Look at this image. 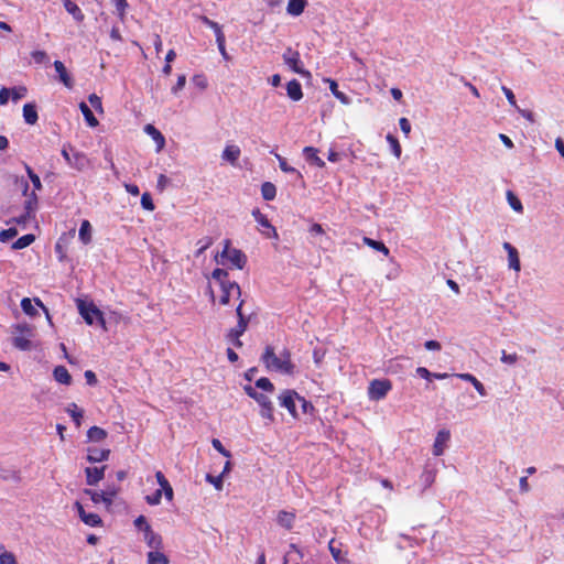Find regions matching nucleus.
I'll return each mask as SVG.
<instances>
[{
    "label": "nucleus",
    "instance_id": "ea45409f",
    "mask_svg": "<svg viewBox=\"0 0 564 564\" xmlns=\"http://www.w3.org/2000/svg\"><path fill=\"white\" fill-rule=\"evenodd\" d=\"M199 20H200V21H202L206 26H208L209 29H212V30L215 32L216 40L218 39V36H220V37L225 36V34H224V32H223L221 26H220L217 22H215V21L210 20V19H209V18H207L206 15H202V17H199Z\"/></svg>",
    "mask_w": 564,
    "mask_h": 564
},
{
    "label": "nucleus",
    "instance_id": "6e6552de",
    "mask_svg": "<svg viewBox=\"0 0 564 564\" xmlns=\"http://www.w3.org/2000/svg\"><path fill=\"white\" fill-rule=\"evenodd\" d=\"M243 304H245V301L243 300H240L237 308H236V314H237V317H238V323L237 325L231 328L228 334H227V338L228 339H237V337H240L243 335V333L247 330L248 328V325H249V322H250V316L246 315L243 313Z\"/></svg>",
    "mask_w": 564,
    "mask_h": 564
},
{
    "label": "nucleus",
    "instance_id": "c85d7f7f",
    "mask_svg": "<svg viewBox=\"0 0 564 564\" xmlns=\"http://www.w3.org/2000/svg\"><path fill=\"white\" fill-rule=\"evenodd\" d=\"M303 153L308 162H312L313 164H315L318 167L325 166V162L317 154L318 153L317 149H315L313 147H305L303 149Z\"/></svg>",
    "mask_w": 564,
    "mask_h": 564
},
{
    "label": "nucleus",
    "instance_id": "680f3d73",
    "mask_svg": "<svg viewBox=\"0 0 564 564\" xmlns=\"http://www.w3.org/2000/svg\"><path fill=\"white\" fill-rule=\"evenodd\" d=\"M501 90H502V93L505 94L506 98L508 99L509 104H510L513 108L518 109V105H517L516 96H514V94L512 93V90H511L510 88L506 87V86H502V87H501Z\"/></svg>",
    "mask_w": 564,
    "mask_h": 564
},
{
    "label": "nucleus",
    "instance_id": "a878e982",
    "mask_svg": "<svg viewBox=\"0 0 564 564\" xmlns=\"http://www.w3.org/2000/svg\"><path fill=\"white\" fill-rule=\"evenodd\" d=\"M53 377L58 383L65 386L72 383V376L65 366H56L53 370Z\"/></svg>",
    "mask_w": 564,
    "mask_h": 564
},
{
    "label": "nucleus",
    "instance_id": "b1692460",
    "mask_svg": "<svg viewBox=\"0 0 564 564\" xmlns=\"http://www.w3.org/2000/svg\"><path fill=\"white\" fill-rule=\"evenodd\" d=\"M286 94L293 101H299L303 98L302 86L297 79H292L286 84Z\"/></svg>",
    "mask_w": 564,
    "mask_h": 564
},
{
    "label": "nucleus",
    "instance_id": "864d4df0",
    "mask_svg": "<svg viewBox=\"0 0 564 564\" xmlns=\"http://www.w3.org/2000/svg\"><path fill=\"white\" fill-rule=\"evenodd\" d=\"M17 235H18V230L14 227L3 229L0 231V241L8 242L10 239L14 238Z\"/></svg>",
    "mask_w": 564,
    "mask_h": 564
},
{
    "label": "nucleus",
    "instance_id": "de8ad7c7",
    "mask_svg": "<svg viewBox=\"0 0 564 564\" xmlns=\"http://www.w3.org/2000/svg\"><path fill=\"white\" fill-rule=\"evenodd\" d=\"M0 479H2V480H14V481H19V480H20V474H19V471H17V470H12V469H6V468H3V469L0 471Z\"/></svg>",
    "mask_w": 564,
    "mask_h": 564
},
{
    "label": "nucleus",
    "instance_id": "6ab92c4d",
    "mask_svg": "<svg viewBox=\"0 0 564 564\" xmlns=\"http://www.w3.org/2000/svg\"><path fill=\"white\" fill-rule=\"evenodd\" d=\"M110 455V449L89 447L87 449V460L89 463H100L107 460Z\"/></svg>",
    "mask_w": 564,
    "mask_h": 564
},
{
    "label": "nucleus",
    "instance_id": "4468645a",
    "mask_svg": "<svg viewBox=\"0 0 564 564\" xmlns=\"http://www.w3.org/2000/svg\"><path fill=\"white\" fill-rule=\"evenodd\" d=\"M107 466L101 467H87L85 469L86 484L89 486L97 485L105 477V470Z\"/></svg>",
    "mask_w": 564,
    "mask_h": 564
},
{
    "label": "nucleus",
    "instance_id": "39448f33",
    "mask_svg": "<svg viewBox=\"0 0 564 564\" xmlns=\"http://www.w3.org/2000/svg\"><path fill=\"white\" fill-rule=\"evenodd\" d=\"M12 344L20 350H31V338L34 336V329L26 323L15 324L12 326Z\"/></svg>",
    "mask_w": 564,
    "mask_h": 564
},
{
    "label": "nucleus",
    "instance_id": "f3484780",
    "mask_svg": "<svg viewBox=\"0 0 564 564\" xmlns=\"http://www.w3.org/2000/svg\"><path fill=\"white\" fill-rule=\"evenodd\" d=\"M503 249L508 253L509 268L519 272L521 269L518 250L509 242L503 243Z\"/></svg>",
    "mask_w": 564,
    "mask_h": 564
},
{
    "label": "nucleus",
    "instance_id": "e2e57ef3",
    "mask_svg": "<svg viewBox=\"0 0 564 564\" xmlns=\"http://www.w3.org/2000/svg\"><path fill=\"white\" fill-rule=\"evenodd\" d=\"M88 101L97 111L102 112V102L99 96H97L96 94H91L88 97Z\"/></svg>",
    "mask_w": 564,
    "mask_h": 564
},
{
    "label": "nucleus",
    "instance_id": "9b49d317",
    "mask_svg": "<svg viewBox=\"0 0 564 564\" xmlns=\"http://www.w3.org/2000/svg\"><path fill=\"white\" fill-rule=\"evenodd\" d=\"M78 311L88 325H93L96 316L100 315V310L97 308L93 303L87 304L82 300L78 301Z\"/></svg>",
    "mask_w": 564,
    "mask_h": 564
},
{
    "label": "nucleus",
    "instance_id": "f8f14e48",
    "mask_svg": "<svg viewBox=\"0 0 564 564\" xmlns=\"http://www.w3.org/2000/svg\"><path fill=\"white\" fill-rule=\"evenodd\" d=\"M451 438V432L448 430H440L436 434L434 444H433V455L441 456L444 454V451L447 446V443Z\"/></svg>",
    "mask_w": 564,
    "mask_h": 564
},
{
    "label": "nucleus",
    "instance_id": "6e6d98bb",
    "mask_svg": "<svg viewBox=\"0 0 564 564\" xmlns=\"http://www.w3.org/2000/svg\"><path fill=\"white\" fill-rule=\"evenodd\" d=\"M256 387L269 392L274 390L273 383L265 377L258 379L256 381Z\"/></svg>",
    "mask_w": 564,
    "mask_h": 564
},
{
    "label": "nucleus",
    "instance_id": "bf43d9fd",
    "mask_svg": "<svg viewBox=\"0 0 564 564\" xmlns=\"http://www.w3.org/2000/svg\"><path fill=\"white\" fill-rule=\"evenodd\" d=\"M518 359L519 356L516 352L507 354L506 350L501 351L500 360L506 365H514L518 361Z\"/></svg>",
    "mask_w": 564,
    "mask_h": 564
},
{
    "label": "nucleus",
    "instance_id": "9d476101",
    "mask_svg": "<svg viewBox=\"0 0 564 564\" xmlns=\"http://www.w3.org/2000/svg\"><path fill=\"white\" fill-rule=\"evenodd\" d=\"M280 405L285 408L289 413L294 417H299L297 411H296V404L295 401H299V393L294 390H284L280 397Z\"/></svg>",
    "mask_w": 564,
    "mask_h": 564
},
{
    "label": "nucleus",
    "instance_id": "a19ab883",
    "mask_svg": "<svg viewBox=\"0 0 564 564\" xmlns=\"http://www.w3.org/2000/svg\"><path fill=\"white\" fill-rule=\"evenodd\" d=\"M169 558L165 554L152 551L148 553V564H169Z\"/></svg>",
    "mask_w": 564,
    "mask_h": 564
},
{
    "label": "nucleus",
    "instance_id": "49530a36",
    "mask_svg": "<svg viewBox=\"0 0 564 564\" xmlns=\"http://www.w3.org/2000/svg\"><path fill=\"white\" fill-rule=\"evenodd\" d=\"M213 238L212 237H204L197 241L198 249L195 253L196 257H199L202 253L205 252L212 245H213Z\"/></svg>",
    "mask_w": 564,
    "mask_h": 564
},
{
    "label": "nucleus",
    "instance_id": "13d9d810",
    "mask_svg": "<svg viewBox=\"0 0 564 564\" xmlns=\"http://www.w3.org/2000/svg\"><path fill=\"white\" fill-rule=\"evenodd\" d=\"M161 499H162V490L161 489H156L152 495H148L145 497V501L150 506L159 505L161 502Z\"/></svg>",
    "mask_w": 564,
    "mask_h": 564
},
{
    "label": "nucleus",
    "instance_id": "20e7f679",
    "mask_svg": "<svg viewBox=\"0 0 564 564\" xmlns=\"http://www.w3.org/2000/svg\"><path fill=\"white\" fill-rule=\"evenodd\" d=\"M215 260L217 263L229 264V268L239 270L247 264V256L240 249L232 248L229 239L224 241V248L216 254Z\"/></svg>",
    "mask_w": 564,
    "mask_h": 564
},
{
    "label": "nucleus",
    "instance_id": "69168bd1",
    "mask_svg": "<svg viewBox=\"0 0 564 564\" xmlns=\"http://www.w3.org/2000/svg\"><path fill=\"white\" fill-rule=\"evenodd\" d=\"M160 487H161L160 489L162 490V492H164L166 500L172 501L174 492H173V488H172L171 484L169 482V480L165 481V484H161Z\"/></svg>",
    "mask_w": 564,
    "mask_h": 564
},
{
    "label": "nucleus",
    "instance_id": "7c9ffc66",
    "mask_svg": "<svg viewBox=\"0 0 564 564\" xmlns=\"http://www.w3.org/2000/svg\"><path fill=\"white\" fill-rule=\"evenodd\" d=\"M78 236L84 245L91 242V225L88 220L85 219L82 221Z\"/></svg>",
    "mask_w": 564,
    "mask_h": 564
},
{
    "label": "nucleus",
    "instance_id": "72a5a7b5",
    "mask_svg": "<svg viewBox=\"0 0 564 564\" xmlns=\"http://www.w3.org/2000/svg\"><path fill=\"white\" fill-rule=\"evenodd\" d=\"M66 411L72 416L75 425L79 427L82 425V420L84 416L83 410L79 409L76 403H70L68 404Z\"/></svg>",
    "mask_w": 564,
    "mask_h": 564
},
{
    "label": "nucleus",
    "instance_id": "e433bc0d",
    "mask_svg": "<svg viewBox=\"0 0 564 564\" xmlns=\"http://www.w3.org/2000/svg\"><path fill=\"white\" fill-rule=\"evenodd\" d=\"M261 195L264 200H273L276 196V187L271 182H264L261 185Z\"/></svg>",
    "mask_w": 564,
    "mask_h": 564
},
{
    "label": "nucleus",
    "instance_id": "4c0bfd02",
    "mask_svg": "<svg viewBox=\"0 0 564 564\" xmlns=\"http://www.w3.org/2000/svg\"><path fill=\"white\" fill-rule=\"evenodd\" d=\"M120 488L117 486H108L106 490H104V503L107 508H110L113 503V499L119 494Z\"/></svg>",
    "mask_w": 564,
    "mask_h": 564
},
{
    "label": "nucleus",
    "instance_id": "473e14b6",
    "mask_svg": "<svg viewBox=\"0 0 564 564\" xmlns=\"http://www.w3.org/2000/svg\"><path fill=\"white\" fill-rule=\"evenodd\" d=\"M462 380L470 382L480 395L486 394L484 384L471 373H459L457 375Z\"/></svg>",
    "mask_w": 564,
    "mask_h": 564
},
{
    "label": "nucleus",
    "instance_id": "cd10ccee",
    "mask_svg": "<svg viewBox=\"0 0 564 564\" xmlns=\"http://www.w3.org/2000/svg\"><path fill=\"white\" fill-rule=\"evenodd\" d=\"M23 118L28 124H35L37 122L39 116L34 104H25L23 106Z\"/></svg>",
    "mask_w": 564,
    "mask_h": 564
},
{
    "label": "nucleus",
    "instance_id": "bb28decb",
    "mask_svg": "<svg viewBox=\"0 0 564 564\" xmlns=\"http://www.w3.org/2000/svg\"><path fill=\"white\" fill-rule=\"evenodd\" d=\"M306 6V0H290L286 7V12L290 15L299 17L304 12Z\"/></svg>",
    "mask_w": 564,
    "mask_h": 564
},
{
    "label": "nucleus",
    "instance_id": "393cba45",
    "mask_svg": "<svg viewBox=\"0 0 564 564\" xmlns=\"http://www.w3.org/2000/svg\"><path fill=\"white\" fill-rule=\"evenodd\" d=\"M69 165L77 171H84L89 165V160L86 154L75 151L72 153Z\"/></svg>",
    "mask_w": 564,
    "mask_h": 564
},
{
    "label": "nucleus",
    "instance_id": "2f4dec72",
    "mask_svg": "<svg viewBox=\"0 0 564 564\" xmlns=\"http://www.w3.org/2000/svg\"><path fill=\"white\" fill-rule=\"evenodd\" d=\"M79 109L89 127L95 128L98 126L99 122L97 118L94 116L93 111L86 102L82 101L79 104Z\"/></svg>",
    "mask_w": 564,
    "mask_h": 564
},
{
    "label": "nucleus",
    "instance_id": "f704fd0d",
    "mask_svg": "<svg viewBox=\"0 0 564 564\" xmlns=\"http://www.w3.org/2000/svg\"><path fill=\"white\" fill-rule=\"evenodd\" d=\"M362 241L366 246L383 253L386 257L390 253L389 248L382 241H378L369 237H364Z\"/></svg>",
    "mask_w": 564,
    "mask_h": 564
},
{
    "label": "nucleus",
    "instance_id": "7ed1b4c3",
    "mask_svg": "<svg viewBox=\"0 0 564 564\" xmlns=\"http://www.w3.org/2000/svg\"><path fill=\"white\" fill-rule=\"evenodd\" d=\"M212 279L220 286L221 294L218 300L220 305H228L231 296L237 299L241 296V289L239 284L229 280V274L226 270L216 268L212 272Z\"/></svg>",
    "mask_w": 564,
    "mask_h": 564
},
{
    "label": "nucleus",
    "instance_id": "423d86ee",
    "mask_svg": "<svg viewBox=\"0 0 564 564\" xmlns=\"http://www.w3.org/2000/svg\"><path fill=\"white\" fill-rule=\"evenodd\" d=\"M245 391L250 398L254 399L258 402V404L260 405V408H261L260 415L263 419H267L270 422H273L274 421L273 405H272V402L269 399V397H267L263 393L257 392L256 389L251 386H246Z\"/></svg>",
    "mask_w": 564,
    "mask_h": 564
},
{
    "label": "nucleus",
    "instance_id": "f03ea898",
    "mask_svg": "<svg viewBox=\"0 0 564 564\" xmlns=\"http://www.w3.org/2000/svg\"><path fill=\"white\" fill-rule=\"evenodd\" d=\"M262 361L268 370L279 371L285 375H293L294 365L291 360V352L284 349L280 357L275 355L272 346H267L262 355Z\"/></svg>",
    "mask_w": 564,
    "mask_h": 564
},
{
    "label": "nucleus",
    "instance_id": "5fc2aeb1",
    "mask_svg": "<svg viewBox=\"0 0 564 564\" xmlns=\"http://www.w3.org/2000/svg\"><path fill=\"white\" fill-rule=\"evenodd\" d=\"M84 494L89 496L90 500L94 503H100V502L104 503V492L102 491L99 492V491L91 490V489H84Z\"/></svg>",
    "mask_w": 564,
    "mask_h": 564
},
{
    "label": "nucleus",
    "instance_id": "ddd939ff",
    "mask_svg": "<svg viewBox=\"0 0 564 564\" xmlns=\"http://www.w3.org/2000/svg\"><path fill=\"white\" fill-rule=\"evenodd\" d=\"M252 216H253L254 220L261 227L268 229V232L261 231L263 235H265L269 238L270 237L278 238L276 229L271 225V223L269 221L268 217L264 214H262L259 208H254L252 210Z\"/></svg>",
    "mask_w": 564,
    "mask_h": 564
},
{
    "label": "nucleus",
    "instance_id": "1a4fd4ad",
    "mask_svg": "<svg viewBox=\"0 0 564 564\" xmlns=\"http://www.w3.org/2000/svg\"><path fill=\"white\" fill-rule=\"evenodd\" d=\"M392 389V383L388 379H373L368 387V397L372 401H379L386 398Z\"/></svg>",
    "mask_w": 564,
    "mask_h": 564
},
{
    "label": "nucleus",
    "instance_id": "a211bd4d",
    "mask_svg": "<svg viewBox=\"0 0 564 564\" xmlns=\"http://www.w3.org/2000/svg\"><path fill=\"white\" fill-rule=\"evenodd\" d=\"M340 546H341V543L336 542L335 539H332L328 543V549H329V552H330L333 558L338 564H348L347 552L343 553Z\"/></svg>",
    "mask_w": 564,
    "mask_h": 564
},
{
    "label": "nucleus",
    "instance_id": "0eeeda50",
    "mask_svg": "<svg viewBox=\"0 0 564 564\" xmlns=\"http://www.w3.org/2000/svg\"><path fill=\"white\" fill-rule=\"evenodd\" d=\"M284 64L294 73L301 75L302 77H310L311 73L304 68L303 62L301 59L300 52L293 50L292 47H286L282 55Z\"/></svg>",
    "mask_w": 564,
    "mask_h": 564
},
{
    "label": "nucleus",
    "instance_id": "c9c22d12",
    "mask_svg": "<svg viewBox=\"0 0 564 564\" xmlns=\"http://www.w3.org/2000/svg\"><path fill=\"white\" fill-rule=\"evenodd\" d=\"M87 437L91 442H101L107 437V432L99 426H91L87 431Z\"/></svg>",
    "mask_w": 564,
    "mask_h": 564
},
{
    "label": "nucleus",
    "instance_id": "79ce46f5",
    "mask_svg": "<svg viewBox=\"0 0 564 564\" xmlns=\"http://www.w3.org/2000/svg\"><path fill=\"white\" fill-rule=\"evenodd\" d=\"M21 308L24 312V314L29 315L30 317H35L39 314L37 310L34 307L32 303V300L29 297H23L21 300Z\"/></svg>",
    "mask_w": 564,
    "mask_h": 564
},
{
    "label": "nucleus",
    "instance_id": "aec40b11",
    "mask_svg": "<svg viewBox=\"0 0 564 564\" xmlns=\"http://www.w3.org/2000/svg\"><path fill=\"white\" fill-rule=\"evenodd\" d=\"M144 132L149 134L153 141L156 144V151L160 152L165 147V138L164 135L153 126V124H147L144 127Z\"/></svg>",
    "mask_w": 564,
    "mask_h": 564
},
{
    "label": "nucleus",
    "instance_id": "a18cd8bd",
    "mask_svg": "<svg viewBox=\"0 0 564 564\" xmlns=\"http://www.w3.org/2000/svg\"><path fill=\"white\" fill-rule=\"evenodd\" d=\"M275 158L278 159L279 166H280V169L283 172H285V173H295L299 177H302V174L297 170H295L294 167L290 166L288 164L286 160L283 156H281L280 154L276 153Z\"/></svg>",
    "mask_w": 564,
    "mask_h": 564
},
{
    "label": "nucleus",
    "instance_id": "37998d69",
    "mask_svg": "<svg viewBox=\"0 0 564 564\" xmlns=\"http://www.w3.org/2000/svg\"><path fill=\"white\" fill-rule=\"evenodd\" d=\"M387 141L389 142L390 147H391V151L393 153V155L399 159L401 156V153H402V148L400 145V142L399 140L392 135L391 133L387 134L386 137Z\"/></svg>",
    "mask_w": 564,
    "mask_h": 564
},
{
    "label": "nucleus",
    "instance_id": "8fccbe9b",
    "mask_svg": "<svg viewBox=\"0 0 564 564\" xmlns=\"http://www.w3.org/2000/svg\"><path fill=\"white\" fill-rule=\"evenodd\" d=\"M507 197H508V202H509L510 206L516 212H522L523 206H522L520 199L511 191H508Z\"/></svg>",
    "mask_w": 564,
    "mask_h": 564
},
{
    "label": "nucleus",
    "instance_id": "052dcab7",
    "mask_svg": "<svg viewBox=\"0 0 564 564\" xmlns=\"http://www.w3.org/2000/svg\"><path fill=\"white\" fill-rule=\"evenodd\" d=\"M0 564H18L12 552L4 551L0 554Z\"/></svg>",
    "mask_w": 564,
    "mask_h": 564
},
{
    "label": "nucleus",
    "instance_id": "3c124183",
    "mask_svg": "<svg viewBox=\"0 0 564 564\" xmlns=\"http://www.w3.org/2000/svg\"><path fill=\"white\" fill-rule=\"evenodd\" d=\"M141 206L149 212L154 210L155 206L150 193L145 192L141 196Z\"/></svg>",
    "mask_w": 564,
    "mask_h": 564
},
{
    "label": "nucleus",
    "instance_id": "4d7b16f0",
    "mask_svg": "<svg viewBox=\"0 0 564 564\" xmlns=\"http://www.w3.org/2000/svg\"><path fill=\"white\" fill-rule=\"evenodd\" d=\"M113 1V4L117 9V12H118V15L121 20H123L124 15H126V11L129 7L127 0H112Z\"/></svg>",
    "mask_w": 564,
    "mask_h": 564
},
{
    "label": "nucleus",
    "instance_id": "4be33fe9",
    "mask_svg": "<svg viewBox=\"0 0 564 564\" xmlns=\"http://www.w3.org/2000/svg\"><path fill=\"white\" fill-rule=\"evenodd\" d=\"M144 540L151 549H160L162 546V538L158 533L153 532L151 525L144 527Z\"/></svg>",
    "mask_w": 564,
    "mask_h": 564
},
{
    "label": "nucleus",
    "instance_id": "603ef678",
    "mask_svg": "<svg viewBox=\"0 0 564 564\" xmlns=\"http://www.w3.org/2000/svg\"><path fill=\"white\" fill-rule=\"evenodd\" d=\"M28 89L24 86H18L10 89V96L14 101L26 96Z\"/></svg>",
    "mask_w": 564,
    "mask_h": 564
},
{
    "label": "nucleus",
    "instance_id": "2eb2a0df",
    "mask_svg": "<svg viewBox=\"0 0 564 564\" xmlns=\"http://www.w3.org/2000/svg\"><path fill=\"white\" fill-rule=\"evenodd\" d=\"M54 68L56 70V73L58 74V78L64 84V86L72 89L74 87V80H73L70 74L67 72L64 63L61 61H55Z\"/></svg>",
    "mask_w": 564,
    "mask_h": 564
},
{
    "label": "nucleus",
    "instance_id": "c03bdc74",
    "mask_svg": "<svg viewBox=\"0 0 564 564\" xmlns=\"http://www.w3.org/2000/svg\"><path fill=\"white\" fill-rule=\"evenodd\" d=\"M82 521L89 527H100L102 524L101 518L97 513H86Z\"/></svg>",
    "mask_w": 564,
    "mask_h": 564
},
{
    "label": "nucleus",
    "instance_id": "09e8293b",
    "mask_svg": "<svg viewBox=\"0 0 564 564\" xmlns=\"http://www.w3.org/2000/svg\"><path fill=\"white\" fill-rule=\"evenodd\" d=\"M329 88H330V91L333 93V95L339 99L343 104H348V97L338 90V85L335 80H329Z\"/></svg>",
    "mask_w": 564,
    "mask_h": 564
},
{
    "label": "nucleus",
    "instance_id": "5701e85b",
    "mask_svg": "<svg viewBox=\"0 0 564 564\" xmlns=\"http://www.w3.org/2000/svg\"><path fill=\"white\" fill-rule=\"evenodd\" d=\"M303 552L294 543L290 544V550L283 557V564H300L299 561L303 558Z\"/></svg>",
    "mask_w": 564,
    "mask_h": 564
},
{
    "label": "nucleus",
    "instance_id": "dca6fc26",
    "mask_svg": "<svg viewBox=\"0 0 564 564\" xmlns=\"http://www.w3.org/2000/svg\"><path fill=\"white\" fill-rule=\"evenodd\" d=\"M240 154H241V150L238 145L229 144V145L225 147L223 154H221V159L226 162H229L231 165L235 166V165H237Z\"/></svg>",
    "mask_w": 564,
    "mask_h": 564
},
{
    "label": "nucleus",
    "instance_id": "c756f323",
    "mask_svg": "<svg viewBox=\"0 0 564 564\" xmlns=\"http://www.w3.org/2000/svg\"><path fill=\"white\" fill-rule=\"evenodd\" d=\"M64 7H65V10L73 15V18L77 21V22H83L84 19H85V14L83 13V11L80 10V8L75 3L73 2L72 0H64Z\"/></svg>",
    "mask_w": 564,
    "mask_h": 564
},
{
    "label": "nucleus",
    "instance_id": "774afa93",
    "mask_svg": "<svg viewBox=\"0 0 564 564\" xmlns=\"http://www.w3.org/2000/svg\"><path fill=\"white\" fill-rule=\"evenodd\" d=\"M31 56L37 64H42L47 59V54L44 51H33Z\"/></svg>",
    "mask_w": 564,
    "mask_h": 564
},
{
    "label": "nucleus",
    "instance_id": "338daca9",
    "mask_svg": "<svg viewBox=\"0 0 564 564\" xmlns=\"http://www.w3.org/2000/svg\"><path fill=\"white\" fill-rule=\"evenodd\" d=\"M212 445L217 452H219L225 457L231 456L230 452L223 446L221 442L218 438H214L212 441Z\"/></svg>",
    "mask_w": 564,
    "mask_h": 564
},
{
    "label": "nucleus",
    "instance_id": "412c9836",
    "mask_svg": "<svg viewBox=\"0 0 564 564\" xmlns=\"http://www.w3.org/2000/svg\"><path fill=\"white\" fill-rule=\"evenodd\" d=\"M295 518H296L295 512L281 510L278 513L276 522L279 525H281L282 528L290 531L293 529Z\"/></svg>",
    "mask_w": 564,
    "mask_h": 564
},
{
    "label": "nucleus",
    "instance_id": "f257e3e1",
    "mask_svg": "<svg viewBox=\"0 0 564 564\" xmlns=\"http://www.w3.org/2000/svg\"><path fill=\"white\" fill-rule=\"evenodd\" d=\"M24 167L30 181L33 184L34 189L32 192H29V183L23 177H21L20 180H15L17 183L20 182L22 193L25 196V200L23 204L24 213L19 216H14L7 221V225L15 224L23 228H25L26 225L30 224V221L35 219V214L39 207V198L35 192L42 189V182L40 180V176L36 173H34V171L29 164L24 163Z\"/></svg>",
    "mask_w": 564,
    "mask_h": 564
},
{
    "label": "nucleus",
    "instance_id": "0e129e2a",
    "mask_svg": "<svg viewBox=\"0 0 564 564\" xmlns=\"http://www.w3.org/2000/svg\"><path fill=\"white\" fill-rule=\"evenodd\" d=\"M299 402L301 403L302 412L304 414L313 413L314 405L310 401H307L305 398L301 397L300 394H299Z\"/></svg>",
    "mask_w": 564,
    "mask_h": 564
},
{
    "label": "nucleus",
    "instance_id": "58836bf2",
    "mask_svg": "<svg viewBox=\"0 0 564 564\" xmlns=\"http://www.w3.org/2000/svg\"><path fill=\"white\" fill-rule=\"evenodd\" d=\"M34 240H35V236L33 234L24 235L13 242L12 249H14V250L24 249V248L29 247L31 243H33Z\"/></svg>",
    "mask_w": 564,
    "mask_h": 564
}]
</instances>
